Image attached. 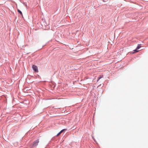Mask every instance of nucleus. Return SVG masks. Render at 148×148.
I'll list each match as a JSON object with an SVG mask.
<instances>
[{
  "instance_id": "nucleus-2",
  "label": "nucleus",
  "mask_w": 148,
  "mask_h": 148,
  "mask_svg": "<svg viewBox=\"0 0 148 148\" xmlns=\"http://www.w3.org/2000/svg\"><path fill=\"white\" fill-rule=\"evenodd\" d=\"M39 142V140H37L36 141H35L32 144V147H33L37 146Z\"/></svg>"
},
{
  "instance_id": "nucleus-5",
  "label": "nucleus",
  "mask_w": 148,
  "mask_h": 148,
  "mask_svg": "<svg viewBox=\"0 0 148 148\" xmlns=\"http://www.w3.org/2000/svg\"><path fill=\"white\" fill-rule=\"evenodd\" d=\"M103 77V75H100L98 78V79L97 80V82H98L100 79L102 78Z\"/></svg>"
},
{
  "instance_id": "nucleus-4",
  "label": "nucleus",
  "mask_w": 148,
  "mask_h": 148,
  "mask_svg": "<svg viewBox=\"0 0 148 148\" xmlns=\"http://www.w3.org/2000/svg\"><path fill=\"white\" fill-rule=\"evenodd\" d=\"M66 129H64L61 130L58 133L57 135V136L60 135L61 133H62L64 131H66Z\"/></svg>"
},
{
  "instance_id": "nucleus-1",
  "label": "nucleus",
  "mask_w": 148,
  "mask_h": 148,
  "mask_svg": "<svg viewBox=\"0 0 148 148\" xmlns=\"http://www.w3.org/2000/svg\"><path fill=\"white\" fill-rule=\"evenodd\" d=\"M32 69L35 72H38V70L37 67L35 65H33L32 67Z\"/></svg>"
},
{
  "instance_id": "nucleus-6",
  "label": "nucleus",
  "mask_w": 148,
  "mask_h": 148,
  "mask_svg": "<svg viewBox=\"0 0 148 148\" xmlns=\"http://www.w3.org/2000/svg\"><path fill=\"white\" fill-rule=\"evenodd\" d=\"M18 12L22 15H23L22 12L19 9L17 10Z\"/></svg>"
},
{
  "instance_id": "nucleus-3",
  "label": "nucleus",
  "mask_w": 148,
  "mask_h": 148,
  "mask_svg": "<svg viewBox=\"0 0 148 148\" xmlns=\"http://www.w3.org/2000/svg\"><path fill=\"white\" fill-rule=\"evenodd\" d=\"M141 47L140 46V45H138L136 47V49L132 53V54L134 53L138 52L139 51H138L137 50L139 49Z\"/></svg>"
}]
</instances>
